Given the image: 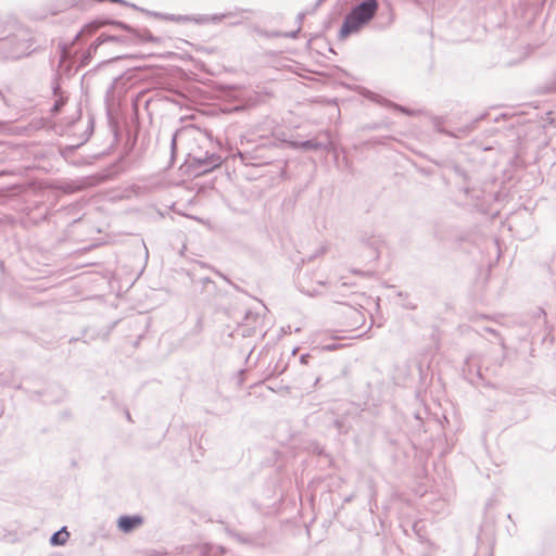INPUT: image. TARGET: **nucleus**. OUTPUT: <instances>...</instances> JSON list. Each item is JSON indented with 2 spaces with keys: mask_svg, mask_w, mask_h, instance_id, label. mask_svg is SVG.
<instances>
[{
  "mask_svg": "<svg viewBox=\"0 0 556 556\" xmlns=\"http://www.w3.org/2000/svg\"><path fill=\"white\" fill-rule=\"evenodd\" d=\"M296 351H298V349H296V348H295V349H293L292 354H295V353H296Z\"/></svg>",
  "mask_w": 556,
  "mask_h": 556,
  "instance_id": "473e14b6",
  "label": "nucleus"
},
{
  "mask_svg": "<svg viewBox=\"0 0 556 556\" xmlns=\"http://www.w3.org/2000/svg\"><path fill=\"white\" fill-rule=\"evenodd\" d=\"M236 13L228 12V13H222V14H213V15H198V18H194L195 24H207V23H219L224 18L235 16Z\"/></svg>",
  "mask_w": 556,
  "mask_h": 556,
  "instance_id": "9b49d317",
  "label": "nucleus"
},
{
  "mask_svg": "<svg viewBox=\"0 0 556 556\" xmlns=\"http://www.w3.org/2000/svg\"><path fill=\"white\" fill-rule=\"evenodd\" d=\"M288 146L293 150H301V151H327L329 152L331 150V140L329 136L326 134L324 135V139H320V137H315L308 140L304 141H298V140H291L288 141Z\"/></svg>",
  "mask_w": 556,
  "mask_h": 556,
  "instance_id": "20e7f679",
  "label": "nucleus"
},
{
  "mask_svg": "<svg viewBox=\"0 0 556 556\" xmlns=\"http://www.w3.org/2000/svg\"><path fill=\"white\" fill-rule=\"evenodd\" d=\"M488 114L484 113V114H481L479 117H477L476 119H473L470 124L466 125L462 130L464 132H471L475 128H476V124L483 119Z\"/></svg>",
  "mask_w": 556,
  "mask_h": 556,
  "instance_id": "a211bd4d",
  "label": "nucleus"
},
{
  "mask_svg": "<svg viewBox=\"0 0 556 556\" xmlns=\"http://www.w3.org/2000/svg\"><path fill=\"white\" fill-rule=\"evenodd\" d=\"M309 357H311L309 354L301 355V357H300L301 364H307Z\"/></svg>",
  "mask_w": 556,
  "mask_h": 556,
  "instance_id": "393cba45",
  "label": "nucleus"
},
{
  "mask_svg": "<svg viewBox=\"0 0 556 556\" xmlns=\"http://www.w3.org/2000/svg\"><path fill=\"white\" fill-rule=\"evenodd\" d=\"M472 366H476V356L475 355H470L466 358L464 370L467 369L468 371H471Z\"/></svg>",
  "mask_w": 556,
  "mask_h": 556,
  "instance_id": "aec40b11",
  "label": "nucleus"
},
{
  "mask_svg": "<svg viewBox=\"0 0 556 556\" xmlns=\"http://www.w3.org/2000/svg\"><path fill=\"white\" fill-rule=\"evenodd\" d=\"M151 15L155 16L157 18H163V20L178 22V23L194 22V18H198V16L162 14L159 12H152Z\"/></svg>",
  "mask_w": 556,
  "mask_h": 556,
  "instance_id": "f8f14e48",
  "label": "nucleus"
},
{
  "mask_svg": "<svg viewBox=\"0 0 556 556\" xmlns=\"http://www.w3.org/2000/svg\"><path fill=\"white\" fill-rule=\"evenodd\" d=\"M301 28L299 27L296 30H293V31H290V33H287L285 34L286 37L288 38H296L299 33H300Z\"/></svg>",
  "mask_w": 556,
  "mask_h": 556,
  "instance_id": "4be33fe9",
  "label": "nucleus"
},
{
  "mask_svg": "<svg viewBox=\"0 0 556 556\" xmlns=\"http://www.w3.org/2000/svg\"><path fill=\"white\" fill-rule=\"evenodd\" d=\"M371 101L376 102V103H379V104H382V105H386L388 108H392L396 111H400L406 115H412V111L405 106H402L397 103H394V102H391L390 100L383 98L382 96L380 94H377V93H374V92H369V94L367 96Z\"/></svg>",
  "mask_w": 556,
  "mask_h": 556,
  "instance_id": "9d476101",
  "label": "nucleus"
},
{
  "mask_svg": "<svg viewBox=\"0 0 556 556\" xmlns=\"http://www.w3.org/2000/svg\"><path fill=\"white\" fill-rule=\"evenodd\" d=\"M70 536V533L66 530V527H63L60 531L54 532L50 538V543L53 546H60L65 544Z\"/></svg>",
  "mask_w": 556,
  "mask_h": 556,
  "instance_id": "dca6fc26",
  "label": "nucleus"
},
{
  "mask_svg": "<svg viewBox=\"0 0 556 556\" xmlns=\"http://www.w3.org/2000/svg\"><path fill=\"white\" fill-rule=\"evenodd\" d=\"M325 0H317L316 1V4H315V8L319 7Z\"/></svg>",
  "mask_w": 556,
  "mask_h": 556,
  "instance_id": "c85d7f7f",
  "label": "nucleus"
},
{
  "mask_svg": "<svg viewBox=\"0 0 556 556\" xmlns=\"http://www.w3.org/2000/svg\"><path fill=\"white\" fill-rule=\"evenodd\" d=\"M111 2H112V3H118V4H122V5H125V7H130V8L135 9V10H139V11H141V12H143V13L148 14V15H151V13H152L151 11H148V10H146V9H142V8H139V7H137L136 4H134V3H129V2H127V1H125V0L111 1Z\"/></svg>",
  "mask_w": 556,
  "mask_h": 556,
  "instance_id": "f3484780",
  "label": "nucleus"
},
{
  "mask_svg": "<svg viewBox=\"0 0 556 556\" xmlns=\"http://www.w3.org/2000/svg\"><path fill=\"white\" fill-rule=\"evenodd\" d=\"M103 25H112L114 27L121 28L126 34L125 35H106L101 34L97 38V45H103L105 42H117L123 43L126 46L131 45H140L146 42H153L159 43L161 41V38L155 37L151 34V31L147 28L143 29H137L129 24L117 21V20H108L104 22H93L90 24H87L74 38V41H78L80 36L84 33L92 34L94 33L99 27Z\"/></svg>",
  "mask_w": 556,
  "mask_h": 556,
  "instance_id": "f257e3e1",
  "label": "nucleus"
},
{
  "mask_svg": "<svg viewBox=\"0 0 556 556\" xmlns=\"http://www.w3.org/2000/svg\"><path fill=\"white\" fill-rule=\"evenodd\" d=\"M67 54H68V51L66 50V48H65V47H63V48H62V54H61L60 63H63V62L65 61V59H66Z\"/></svg>",
  "mask_w": 556,
  "mask_h": 556,
  "instance_id": "5701e85b",
  "label": "nucleus"
},
{
  "mask_svg": "<svg viewBox=\"0 0 556 556\" xmlns=\"http://www.w3.org/2000/svg\"><path fill=\"white\" fill-rule=\"evenodd\" d=\"M337 349H338L337 344H329V345L324 346V350H327V351H334Z\"/></svg>",
  "mask_w": 556,
  "mask_h": 556,
  "instance_id": "bb28decb",
  "label": "nucleus"
},
{
  "mask_svg": "<svg viewBox=\"0 0 556 556\" xmlns=\"http://www.w3.org/2000/svg\"><path fill=\"white\" fill-rule=\"evenodd\" d=\"M378 9L379 3L377 0H363L353 7L350 12L369 23L377 14Z\"/></svg>",
  "mask_w": 556,
  "mask_h": 556,
  "instance_id": "423d86ee",
  "label": "nucleus"
},
{
  "mask_svg": "<svg viewBox=\"0 0 556 556\" xmlns=\"http://www.w3.org/2000/svg\"><path fill=\"white\" fill-rule=\"evenodd\" d=\"M143 517L140 515H122L117 519V528L123 533H130L143 525Z\"/></svg>",
  "mask_w": 556,
  "mask_h": 556,
  "instance_id": "0eeeda50",
  "label": "nucleus"
},
{
  "mask_svg": "<svg viewBox=\"0 0 556 556\" xmlns=\"http://www.w3.org/2000/svg\"><path fill=\"white\" fill-rule=\"evenodd\" d=\"M52 91H53V96L56 97V100H55L53 106L51 108V113L55 115L61 112L62 108L65 105V103L67 101V97L64 96L61 90V86H60L58 76H55L53 79Z\"/></svg>",
  "mask_w": 556,
  "mask_h": 556,
  "instance_id": "1a4fd4ad",
  "label": "nucleus"
},
{
  "mask_svg": "<svg viewBox=\"0 0 556 556\" xmlns=\"http://www.w3.org/2000/svg\"><path fill=\"white\" fill-rule=\"evenodd\" d=\"M33 39L25 33L0 40V48L8 49V58L20 59L31 52Z\"/></svg>",
  "mask_w": 556,
  "mask_h": 556,
  "instance_id": "f03ea898",
  "label": "nucleus"
},
{
  "mask_svg": "<svg viewBox=\"0 0 556 556\" xmlns=\"http://www.w3.org/2000/svg\"><path fill=\"white\" fill-rule=\"evenodd\" d=\"M223 160L217 153H205L200 156H192L189 162V167L192 168L194 175H202L220 166Z\"/></svg>",
  "mask_w": 556,
  "mask_h": 556,
  "instance_id": "7ed1b4c3",
  "label": "nucleus"
},
{
  "mask_svg": "<svg viewBox=\"0 0 556 556\" xmlns=\"http://www.w3.org/2000/svg\"><path fill=\"white\" fill-rule=\"evenodd\" d=\"M126 417L129 421H131V416H130V413L129 412H126Z\"/></svg>",
  "mask_w": 556,
  "mask_h": 556,
  "instance_id": "c756f323",
  "label": "nucleus"
},
{
  "mask_svg": "<svg viewBox=\"0 0 556 556\" xmlns=\"http://www.w3.org/2000/svg\"><path fill=\"white\" fill-rule=\"evenodd\" d=\"M179 134V130H176L173 136H172V140H170V153H172V157H174L175 155V152H176V147H177V136Z\"/></svg>",
  "mask_w": 556,
  "mask_h": 556,
  "instance_id": "412c9836",
  "label": "nucleus"
},
{
  "mask_svg": "<svg viewBox=\"0 0 556 556\" xmlns=\"http://www.w3.org/2000/svg\"><path fill=\"white\" fill-rule=\"evenodd\" d=\"M483 330L489 332V333H492L495 337H500L498 332L495 329H492L490 327H485V328H483Z\"/></svg>",
  "mask_w": 556,
  "mask_h": 556,
  "instance_id": "b1692460",
  "label": "nucleus"
},
{
  "mask_svg": "<svg viewBox=\"0 0 556 556\" xmlns=\"http://www.w3.org/2000/svg\"><path fill=\"white\" fill-rule=\"evenodd\" d=\"M357 414V407L351 406V409L346 410V416L336 418L333 420V426L338 430L340 434H345L350 431L352 428V422L350 421V418H355Z\"/></svg>",
  "mask_w": 556,
  "mask_h": 556,
  "instance_id": "6e6552de",
  "label": "nucleus"
},
{
  "mask_svg": "<svg viewBox=\"0 0 556 556\" xmlns=\"http://www.w3.org/2000/svg\"><path fill=\"white\" fill-rule=\"evenodd\" d=\"M100 45H97V39L89 46L88 50L81 54L79 59L78 67H84L89 64L93 54L97 52Z\"/></svg>",
  "mask_w": 556,
  "mask_h": 556,
  "instance_id": "2eb2a0df",
  "label": "nucleus"
},
{
  "mask_svg": "<svg viewBox=\"0 0 556 556\" xmlns=\"http://www.w3.org/2000/svg\"><path fill=\"white\" fill-rule=\"evenodd\" d=\"M362 241L364 243H366L368 247H370L375 253H377L379 240H377L375 238H369V239L362 238Z\"/></svg>",
  "mask_w": 556,
  "mask_h": 556,
  "instance_id": "6ab92c4d",
  "label": "nucleus"
},
{
  "mask_svg": "<svg viewBox=\"0 0 556 556\" xmlns=\"http://www.w3.org/2000/svg\"><path fill=\"white\" fill-rule=\"evenodd\" d=\"M410 551L415 553L414 556H428L431 551V544L427 540H418L414 546H410Z\"/></svg>",
  "mask_w": 556,
  "mask_h": 556,
  "instance_id": "ddd939ff",
  "label": "nucleus"
},
{
  "mask_svg": "<svg viewBox=\"0 0 556 556\" xmlns=\"http://www.w3.org/2000/svg\"><path fill=\"white\" fill-rule=\"evenodd\" d=\"M225 552L224 547L212 544H204L199 548L200 556H224Z\"/></svg>",
  "mask_w": 556,
  "mask_h": 556,
  "instance_id": "4468645a",
  "label": "nucleus"
},
{
  "mask_svg": "<svg viewBox=\"0 0 556 556\" xmlns=\"http://www.w3.org/2000/svg\"><path fill=\"white\" fill-rule=\"evenodd\" d=\"M368 23L362 20L358 16H355L351 12H349L342 23V26L339 31V38L345 39L349 36L358 33L364 26Z\"/></svg>",
  "mask_w": 556,
  "mask_h": 556,
  "instance_id": "39448f33",
  "label": "nucleus"
},
{
  "mask_svg": "<svg viewBox=\"0 0 556 556\" xmlns=\"http://www.w3.org/2000/svg\"><path fill=\"white\" fill-rule=\"evenodd\" d=\"M407 308H410V309H414L416 306L415 305H406Z\"/></svg>",
  "mask_w": 556,
  "mask_h": 556,
  "instance_id": "7c9ffc66",
  "label": "nucleus"
},
{
  "mask_svg": "<svg viewBox=\"0 0 556 556\" xmlns=\"http://www.w3.org/2000/svg\"><path fill=\"white\" fill-rule=\"evenodd\" d=\"M203 281L204 282H210L211 280H210V278H205Z\"/></svg>",
  "mask_w": 556,
  "mask_h": 556,
  "instance_id": "2f4dec72",
  "label": "nucleus"
},
{
  "mask_svg": "<svg viewBox=\"0 0 556 556\" xmlns=\"http://www.w3.org/2000/svg\"><path fill=\"white\" fill-rule=\"evenodd\" d=\"M304 17H305V13H304V12H300V13L296 15V22H298L299 24H301V23L303 22Z\"/></svg>",
  "mask_w": 556,
  "mask_h": 556,
  "instance_id": "a878e982",
  "label": "nucleus"
},
{
  "mask_svg": "<svg viewBox=\"0 0 556 556\" xmlns=\"http://www.w3.org/2000/svg\"><path fill=\"white\" fill-rule=\"evenodd\" d=\"M538 316H539V317H545V316H546V314H545L544 309L539 308V311H538Z\"/></svg>",
  "mask_w": 556,
  "mask_h": 556,
  "instance_id": "cd10ccee",
  "label": "nucleus"
}]
</instances>
